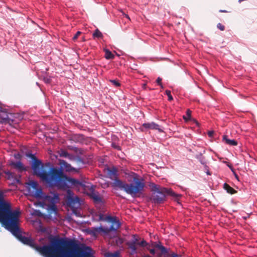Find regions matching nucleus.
<instances>
[{"instance_id": "obj_17", "label": "nucleus", "mask_w": 257, "mask_h": 257, "mask_svg": "<svg viewBox=\"0 0 257 257\" xmlns=\"http://www.w3.org/2000/svg\"><path fill=\"white\" fill-rule=\"evenodd\" d=\"M104 51H105L104 57H105V59L109 60V59H112L114 58V55L109 50L105 49L104 50Z\"/></svg>"}, {"instance_id": "obj_28", "label": "nucleus", "mask_w": 257, "mask_h": 257, "mask_svg": "<svg viewBox=\"0 0 257 257\" xmlns=\"http://www.w3.org/2000/svg\"><path fill=\"white\" fill-rule=\"evenodd\" d=\"M156 82L157 84L161 86L162 88H163V86L162 83V78L160 77H158L156 80Z\"/></svg>"}, {"instance_id": "obj_7", "label": "nucleus", "mask_w": 257, "mask_h": 257, "mask_svg": "<svg viewBox=\"0 0 257 257\" xmlns=\"http://www.w3.org/2000/svg\"><path fill=\"white\" fill-rule=\"evenodd\" d=\"M6 115V117L2 118L1 122L2 123L8 124L14 128H17L20 122V119L16 117L14 114L10 113Z\"/></svg>"}, {"instance_id": "obj_15", "label": "nucleus", "mask_w": 257, "mask_h": 257, "mask_svg": "<svg viewBox=\"0 0 257 257\" xmlns=\"http://www.w3.org/2000/svg\"><path fill=\"white\" fill-rule=\"evenodd\" d=\"M91 196L95 203H98L102 202L101 198L98 194L93 192Z\"/></svg>"}, {"instance_id": "obj_37", "label": "nucleus", "mask_w": 257, "mask_h": 257, "mask_svg": "<svg viewBox=\"0 0 257 257\" xmlns=\"http://www.w3.org/2000/svg\"><path fill=\"white\" fill-rule=\"evenodd\" d=\"M204 169H205V170L206 171L207 170L209 169V167L208 166L206 165V164L205 165H204Z\"/></svg>"}, {"instance_id": "obj_42", "label": "nucleus", "mask_w": 257, "mask_h": 257, "mask_svg": "<svg viewBox=\"0 0 257 257\" xmlns=\"http://www.w3.org/2000/svg\"><path fill=\"white\" fill-rule=\"evenodd\" d=\"M244 0H238V2L240 3L241 2H243Z\"/></svg>"}, {"instance_id": "obj_22", "label": "nucleus", "mask_w": 257, "mask_h": 257, "mask_svg": "<svg viewBox=\"0 0 257 257\" xmlns=\"http://www.w3.org/2000/svg\"><path fill=\"white\" fill-rule=\"evenodd\" d=\"M130 248L132 250V254H134L136 252L137 248L136 246V243L135 242H133L130 246Z\"/></svg>"}, {"instance_id": "obj_2", "label": "nucleus", "mask_w": 257, "mask_h": 257, "mask_svg": "<svg viewBox=\"0 0 257 257\" xmlns=\"http://www.w3.org/2000/svg\"><path fill=\"white\" fill-rule=\"evenodd\" d=\"M33 161L32 168L34 173L39 176L42 181L45 182L49 187H53L64 186V182L60 180L59 175L61 173L60 170L51 166L48 172L42 170L43 167L41 161L36 158L34 154L30 153L27 155Z\"/></svg>"}, {"instance_id": "obj_32", "label": "nucleus", "mask_w": 257, "mask_h": 257, "mask_svg": "<svg viewBox=\"0 0 257 257\" xmlns=\"http://www.w3.org/2000/svg\"><path fill=\"white\" fill-rule=\"evenodd\" d=\"M112 146L113 148H114L118 150H120V147L119 146H118L115 144H112Z\"/></svg>"}, {"instance_id": "obj_19", "label": "nucleus", "mask_w": 257, "mask_h": 257, "mask_svg": "<svg viewBox=\"0 0 257 257\" xmlns=\"http://www.w3.org/2000/svg\"><path fill=\"white\" fill-rule=\"evenodd\" d=\"M92 35L94 38H100L103 37L102 33L97 29L95 30Z\"/></svg>"}, {"instance_id": "obj_40", "label": "nucleus", "mask_w": 257, "mask_h": 257, "mask_svg": "<svg viewBox=\"0 0 257 257\" xmlns=\"http://www.w3.org/2000/svg\"><path fill=\"white\" fill-rule=\"evenodd\" d=\"M125 17H126V18H127L128 19H129V20H130V17H129V16H128L127 15H125Z\"/></svg>"}, {"instance_id": "obj_14", "label": "nucleus", "mask_w": 257, "mask_h": 257, "mask_svg": "<svg viewBox=\"0 0 257 257\" xmlns=\"http://www.w3.org/2000/svg\"><path fill=\"white\" fill-rule=\"evenodd\" d=\"M223 140L225 141L226 144L230 146H235L237 145V142L235 140L228 139L227 136L226 135L223 136Z\"/></svg>"}, {"instance_id": "obj_18", "label": "nucleus", "mask_w": 257, "mask_h": 257, "mask_svg": "<svg viewBox=\"0 0 257 257\" xmlns=\"http://www.w3.org/2000/svg\"><path fill=\"white\" fill-rule=\"evenodd\" d=\"M59 155L60 157L68 158L69 159H71V158L73 157V156L69 154L67 151L63 150H60Z\"/></svg>"}, {"instance_id": "obj_23", "label": "nucleus", "mask_w": 257, "mask_h": 257, "mask_svg": "<svg viewBox=\"0 0 257 257\" xmlns=\"http://www.w3.org/2000/svg\"><path fill=\"white\" fill-rule=\"evenodd\" d=\"M100 230H103V228L102 226L99 227L98 228H95L94 230L91 231V233L93 235L96 236L97 233Z\"/></svg>"}, {"instance_id": "obj_11", "label": "nucleus", "mask_w": 257, "mask_h": 257, "mask_svg": "<svg viewBox=\"0 0 257 257\" xmlns=\"http://www.w3.org/2000/svg\"><path fill=\"white\" fill-rule=\"evenodd\" d=\"M81 200L77 196L70 197L69 198V203L70 206L73 207L75 204H77V207L80 205Z\"/></svg>"}, {"instance_id": "obj_21", "label": "nucleus", "mask_w": 257, "mask_h": 257, "mask_svg": "<svg viewBox=\"0 0 257 257\" xmlns=\"http://www.w3.org/2000/svg\"><path fill=\"white\" fill-rule=\"evenodd\" d=\"M166 195H170L173 197H176L177 195L172 191V190L170 189H168L166 188Z\"/></svg>"}, {"instance_id": "obj_31", "label": "nucleus", "mask_w": 257, "mask_h": 257, "mask_svg": "<svg viewBox=\"0 0 257 257\" xmlns=\"http://www.w3.org/2000/svg\"><path fill=\"white\" fill-rule=\"evenodd\" d=\"M139 244L142 246H145L147 244V243L145 240H143L139 242Z\"/></svg>"}, {"instance_id": "obj_41", "label": "nucleus", "mask_w": 257, "mask_h": 257, "mask_svg": "<svg viewBox=\"0 0 257 257\" xmlns=\"http://www.w3.org/2000/svg\"><path fill=\"white\" fill-rule=\"evenodd\" d=\"M172 257H178V255L175 254L174 255H173Z\"/></svg>"}, {"instance_id": "obj_35", "label": "nucleus", "mask_w": 257, "mask_h": 257, "mask_svg": "<svg viewBox=\"0 0 257 257\" xmlns=\"http://www.w3.org/2000/svg\"><path fill=\"white\" fill-rule=\"evenodd\" d=\"M200 163H201V164H202L203 166L206 164V162H205L204 160H203L202 159H200Z\"/></svg>"}, {"instance_id": "obj_29", "label": "nucleus", "mask_w": 257, "mask_h": 257, "mask_svg": "<svg viewBox=\"0 0 257 257\" xmlns=\"http://www.w3.org/2000/svg\"><path fill=\"white\" fill-rule=\"evenodd\" d=\"M217 28L221 31H224L225 29L224 26L221 23L217 24Z\"/></svg>"}, {"instance_id": "obj_4", "label": "nucleus", "mask_w": 257, "mask_h": 257, "mask_svg": "<svg viewBox=\"0 0 257 257\" xmlns=\"http://www.w3.org/2000/svg\"><path fill=\"white\" fill-rule=\"evenodd\" d=\"M34 196L41 200L42 205L45 206L48 210L55 213L57 212L56 204L59 200V194L57 193L51 192L46 195L41 188H38L36 189Z\"/></svg>"}, {"instance_id": "obj_34", "label": "nucleus", "mask_w": 257, "mask_h": 257, "mask_svg": "<svg viewBox=\"0 0 257 257\" xmlns=\"http://www.w3.org/2000/svg\"><path fill=\"white\" fill-rule=\"evenodd\" d=\"M213 134V131H209L208 133V136L209 137H212Z\"/></svg>"}, {"instance_id": "obj_13", "label": "nucleus", "mask_w": 257, "mask_h": 257, "mask_svg": "<svg viewBox=\"0 0 257 257\" xmlns=\"http://www.w3.org/2000/svg\"><path fill=\"white\" fill-rule=\"evenodd\" d=\"M10 165L20 171H23L25 169L24 165L21 161L12 162L10 163Z\"/></svg>"}, {"instance_id": "obj_26", "label": "nucleus", "mask_w": 257, "mask_h": 257, "mask_svg": "<svg viewBox=\"0 0 257 257\" xmlns=\"http://www.w3.org/2000/svg\"><path fill=\"white\" fill-rule=\"evenodd\" d=\"M191 111L188 109L186 111V116H183V118L185 120H189L191 117Z\"/></svg>"}, {"instance_id": "obj_25", "label": "nucleus", "mask_w": 257, "mask_h": 257, "mask_svg": "<svg viewBox=\"0 0 257 257\" xmlns=\"http://www.w3.org/2000/svg\"><path fill=\"white\" fill-rule=\"evenodd\" d=\"M30 185L33 188H34L35 190L38 188V184L36 181H31L30 182Z\"/></svg>"}, {"instance_id": "obj_38", "label": "nucleus", "mask_w": 257, "mask_h": 257, "mask_svg": "<svg viewBox=\"0 0 257 257\" xmlns=\"http://www.w3.org/2000/svg\"><path fill=\"white\" fill-rule=\"evenodd\" d=\"M220 13H228V11H226V10H219V11Z\"/></svg>"}, {"instance_id": "obj_3", "label": "nucleus", "mask_w": 257, "mask_h": 257, "mask_svg": "<svg viewBox=\"0 0 257 257\" xmlns=\"http://www.w3.org/2000/svg\"><path fill=\"white\" fill-rule=\"evenodd\" d=\"M130 176L133 178V181L127 184L119 179H115L112 186L115 189L123 190L132 197H136L143 193L145 184L143 179H140L137 173L132 172Z\"/></svg>"}, {"instance_id": "obj_5", "label": "nucleus", "mask_w": 257, "mask_h": 257, "mask_svg": "<svg viewBox=\"0 0 257 257\" xmlns=\"http://www.w3.org/2000/svg\"><path fill=\"white\" fill-rule=\"evenodd\" d=\"M60 168H57V170H60L61 172L59 175V177L60 178V180H61L62 181H63L64 183V186L62 187H57L59 188H62L64 189L68 187L67 183H68L70 184L71 186H73L75 187H78V186H84V185L83 184L82 182L79 181L78 180L68 177L66 175L63 176V171H65L66 172H70L72 171H73L75 170V169L71 167V166L67 163L64 160H60Z\"/></svg>"}, {"instance_id": "obj_27", "label": "nucleus", "mask_w": 257, "mask_h": 257, "mask_svg": "<svg viewBox=\"0 0 257 257\" xmlns=\"http://www.w3.org/2000/svg\"><path fill=\"white\" fill-rule=\"evenodd\" d=\"M166 94L168 97V100L172 101L173 100V97L171 95V91L169 90H166Z\"/></svg>"}, {"instance_id": "obj_16", "label": "nucleus", "mask_w": 257, "mask_h": 257, "mask_svg": "<svg viewBox=\"0 0 257 257\" xmlns=\"http://www.w3.org/2000/svg\"><path fill=\"white\" fill-rule=\"evenodd\" d=\"M224 188L226 190V191L231 194H233L236 192V191L231 187H230L229 185L226 183L224 184Z\"/></svg>"}, {"instance_id": "obj_43", "label": "nucleus", "mask_w": 257, "mask_h": 257, "mask_svg": "<svg viewBox=\"0 0 257 257\" xmlns=\"http://www.w3.org/2000/svg\"><path fill=\"white\" fill-rule=\"evenodd\" d=\"M106 186H108V184L107 183V185H106Z\"/></svg>"}, {"instance_id": "obj_1", "label": "nucleus", "mask_w": 257, "mask_h": 257, "mask_svg": "<svg viewBox=\"0 0 257 257\" xmlns=\"http://www.w3.org/2000/svg\"><path fill=\"white\" fill-rule=\"evenodd\" d=\"M20 216V211L12 210L10 204L0 194V221L22 243L34 248L45 257H93L90 247H83L78 253L71 248L74 246V242L63 238H54L48 245H37L31 237L23 234L19 226Z\"/></svg>"}, {"instance_id": "obj_39", "label": "nucleus", "mask_w": 257, "mask_h": 257, "mask_svg": "<svg viewBox=\"0 0 257 257\" xmlns=\"http://www.w3.org/2000/svg\"><path fill=\"white\" fill-rule=\"evenodd\" d=\"M206 173L208 175H211V173L209 171V169L206 171Z\"/></svg>"}, {"instance_id": "obj_20", "label": "nucleus", "mask_w": 257, "mask_h": 257, "mask_svg": "<svg viewBox=\"0 0 257 257\" xmlns=\"http://www.w3.org/2000/svg\"><path fill=\"white\" fill-rule=\"evenodd\" d=\"M105 257H119V252L115 251L114 253L107 252L105 253Z\"/></svg>"}, {"instance_id": "obj_6", "label": "nucleus", "mask_w": 257, "mask_h": 257, "mask_svg": "<svg viewBox=\"0 0 257 257\" xmlns=\"http://www.w3.org/2000/svg\"><path fill=\"white\" fill-rule=\"evenodd\" d=\"M152 190L154 191L152 200L155 203H163L166 198V188L161 187L159 185L152 183L151 184Z\"/></svg>"}, {"instance_id": "obj_10", "label": "nucleus", "mask_w": 257, "mask_h": 257, "mask_svg": "<svg viewBox=\"0 0 257 257\" xmlns=\"http://www.w3.org/2000/svg\"><path fill=\"white\" fill-rule=\"evenodd\" d=\"M153 245L156 248L160 250L161 254H165L168 253L169 249L164 246L161 242L158 241V242H154Z\"/></svg>"}, {"instance_id": "obj_9", "label": "nucleus", "mask_w": 257, "mask_h": 257, "mask_svg": "<svg viewBox=\"0 0 257 257\" xmlns=\"http://www.w3.org/2000/svg\"><path fill=\"white\" fill-rule=\"evenodd\" d=\"M142 126L147 129L158 130L160 133L164 132L163 130L161 128L160 125L154 122H151L148 123H144Z\"/></svg>"}, {"instance_id": "obj_12", "label": "nucleus", "mask_w": 257, "mask_h": 257, "mask_svg": "<svg viewBox=\"0 0 257 257\" xmlns=\"http://www.w3.org/2000/svg\"><path fill=\"white\" fill-rule=\"evenodd\" d=\"M107 175L110 179H112L114 178V181L115 179H118L117 178V170L115 168L113 167L111 169H108Z\"/></svg>"}, {"instance_id": "obj_33", "label": "nucleus", "mask_w": 257, "mask_h": 257, "mask_svg": "<svg viewBox=\"0 0 257 257\" xmlns=\"http://www.w3.org/2000/svg\"><path fill=\"white\" fill-rule=\"evenodd\" d=\"M149 251L153 255H154L156 253L155 250L154 248L150 249Z\"/></svg>"}, {"instance_id": "obj_30", "label": "nucleus", "mask_w": 257, "mask_h": 257, "mask_svg": "<svg viewBox=\"0 0 257 257\" xmlns=\"http://www.w3.org/2000/svg\"><path fill=\"white\" fill-rule=\"evenodd\" d=\"M80 34L81 32L78 31L73 37V40L74 41H75L78 38V37L80 35Z\"/></svg>"}, {"instance_id": "obj_36", "label": "nucleus", "mask_w": 257, "mask_h": 257, "mask_svg": "<svg viewBox=\"0 0 257 257\" xmlns=\"http://www.w3.org/2000/svg\"><path fill=\"white\" fill-rule=\"evenodd\" d=\"M6 174L8 175L9 178H10L11 176H13V174L9 172H8L7 173H6Z\"/></svg>"}, {"instance_id": "obj_8", "label": "nucleus", "mask_w": 257, "mask_h": 257, "mask_svg": "<svg viewBox=\"0 0 257 257\" xmlns=\"http://www.w3.org/2000/svg\"><path fill=\"white\" fill-rule=\"evenodd\" d=\"M106 218L107 221L111 223L110 226L105 229L106 231H116L120 226L119 221L117 220L116 217L107 216Z\"/></svg>"}, {"instance_id": "obj_24", "label": "nucleus", "mask_w": 257, "mask_h": 257, "mask_svg": "<svg viewBox=\"0 0 257 257\" xmlns=\"http://www.w3.org/2000/svg\"><path fill=\"white\" fill-rule=\"evenodd\" d=\"M109 81L112 84L113 86L116 87H119L120 86V84L119 81L117 80H109Z\"/></svg>"}]
</instances>
